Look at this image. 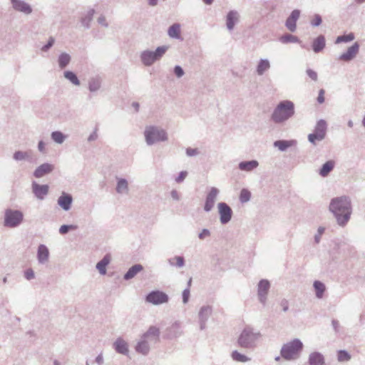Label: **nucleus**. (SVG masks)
<instances>
[{"instance_id":"c85d7f7f","label":"nucleus","mask_w":365,"mask_h":365,"mask_svg":"<svg viewBox=\"0 0 365 365\" xmlns=\"http://www.w3.org/2000/svg\"><path fill=\"white\" fill-rule=\"evenodd\" d=\"M296 144L297 141L295 140H279L274 142V146L282 152L285 151L288 148L295 145Z\"/></svg>"},{"instance_id":"f257e3e1","label":"nucleus","mask_w":365,"mask_h":365,"mask_svg":"<svg viewBox=\"0 0 365 365\" xmlns=\"http://www.w3.org/2000/svg\"><path fill=\"white\" fill-rule=\"evenodd\" d=\"M329 211L333 213L337 224L344 227L349 221L352 213L351 198L347 195H342L331 199Z\"/></svg>"},{"instance_id":"c9c22d12","label":"nucleus","mask_w":365,"mask_h":365,"mask_svg":"<svg viewBox=\"0 0 365 365\" xmlns=\"http://www.w3.org/2000/svg\"><path fill=\"white\" fill-rule=\"evenodd\" d=\"M71 56L66 53H61L58 57V64L61 69L65 68L71 62Z\"/></svg>"},{"instance_id":"052dcab7","label":"nucleus","mask_w":365,"mask_h":365,"mask_svg":"<svg viewBox=\"0 0 365 365\" xmlns=\"http://www.w3.org/2000/svg\"><path fill=\"white\" fill-rule=\"evenodd\" d=\"M307 76L313 81H317L318 76L316 71H313L312 69L308 68L306 71Z\"/></svg>"},{"instance_id":"a878e982","label":"nucleus","mask_w":365,"mask_h":365,"mask_svg":"<svg viewBox=\"0 0 365 365\" xmlns=\"http://www.w3.org/2000/svg\"><path fill=\"white\" fill-rule=\"evenodd\" d=\"M238 13L236 11H230L227 14L226 26L229 31L233 30L235 23L238 20Z\"/></svg>"},{"instance_id":"cd10ccee","label":"nucleus","mask_w":365,"mask_h":365,"mask_svg":"<svg viewBox=\"0 0 365 365\" xmlns=\"http://www.w3.org/2000/svg\"><path fill=\"white\" fill-rule=\"evenodd\" d=\"M143 269V267L140 264H135L128 269L127 272L124 274L123 279L129 280L135 277L138 273Z\"/></svg>"},{"instance_id":"393cba45","label":"nucleus","mask_w":365,"mask_h":365,"mask_svg":"<svg viewBox=\"0 0 365 365\" xmlns=\"http://www.w3.org/2000/svg\"><path fill=\"white\" fill-rule=\"evenodd\" d=\"M309 365H323L325 363V359L322 354L318 351H314L309 356Z\"/></svg>"},{"instance_id":"4468645a","label":"nucleus","mask_w":365,"mask_h":365,"mask_svg":"<svg viewBox=\"0 0 365 365\" xmlns=\"http://www.w3.org/2000/svg\"><path fill=\"white\" fill-rule=\"evenodd\" d=\"M359 51V44L355 42L351 46L349 47L347 51L340 55L339 59L344 61H350L354 59Z\"/></svg>"},{"instance_id":"412c9836","label":"nucleus","mask_w":365,"mask_h":365,"mask_svg":"<svg viewBox=\"0 0 365 365\" xmlns=\"http://www.w3.org/2000/svg\"><path fill=\"white\" fill-rule=\"evenodd\" d=\"M49 250L45 245H40L37 250V259L39 264H44L48 261Z\"/></svg>"},{"instance_id":"f03ea898","label":"nucleus","mask_w":365,"mask_h":365,"mask_svg":"<svg viewBox=\"0 0 365 365\" xmlns=\"http://www.w3.org/2000/svg\"><path fill=\"white\" fill-rule=\"evenodd\" d=\"M295 113L294 103L289 100L280 101L274 108L271 120L277 124H282L292 118Z\"/></svg>"},{"instance_id":"58836bf2","label":"nucleus","mask_w":365,"mask_h":365,"mask_svg":"<svg viewBox=\"0 0 365 365\" xmlns=\"http://www.w3.org/2000/svg\"><path fill=\"white\" fill-rule=\"evenodd\" d=\"M279 41L286 44L289 43H299L300 42V40L296 36L292 35L290 34H286L279 38Z\"/></svg>"},{"instance_id":"e2e57ef3","label":"nucleus","mask_w":365,"mask_h":365,"mask_svg":"<svg viewBox=\"0 0 365 365\" xmlns=\"http://www.w3.org/2000/svg\"><path fill=\"white\" fill-rule=\"evenodd\" d=\"M187 171H181L178 176L175 178V182L177 183H180L182 182L185 178L187 177Z\"/></svg>"},{"instance_id":"13d9d810","label":"nucleus","mask_w":365,"mask_h":365,"mask_svg":"<svg viewBox=\"0 0 365 365\" xmlns=\"http://www.w3.org/2000/svg\"><path fill=\"white\" fill-rule=\"evenodd\" d=\"M211 235L210 231L208 229H202V230L199 233L198 237L200 240H203L207 237H210Z\"/></svg>"},{"instance_id":"680f3d73","label":"nucleus","mask_w":365,"mask_h":365,"mask_svg":"<svg viewBox=\"0 0 365 365\" xmlns=\"http://www.w3.org/2000/svg\"><path fill=\"white\" fill-rule=\"evenodd\" d=\"M24 277L27 280H31L34 278L35 274L32 269H27L24 272Z\"/></svg>"},{"instance_id":"c03bdc74","label":"nucleus","mask_w":365,"mask_h":365,"mask_svg":"<svg viewBox=\"0 0 365 365\" xmlns=\"http://www.w3.org/2000/svg\"><path fill=\"white\" fill-rule=\"evenodd\" d=\"M231 356L234 361L239 362H247L250 360L249 357L238 352L237 350H235L232 352Z\"/></svg>"},{"instance_id":"79ce46f5","label":"nucleus","mask_w":365,"mask_h":365,"mask_svg":"<svg viewBox=\"0 0 365 365\" xmlns=\"http://www.w3.org/2000/svg\"><path fill=\"white\" fill-rule=\"evenodd\" d=\"M51 138L55 143L62 144L66 139V135L62 132L56 130L51 133Z\"/></svg>"},{"instance_id":"2eb2a0df","label":"nucleus","mask_w":365,"mask_h":365,"mask_svg":"<svg viewBox=\"0 0 365 365\" xmlns=\"http://www.w3.org/2000/svg\"><path fill=\"white\" fill-rule=\"evenodd\" d=\"M13 9L19 12L25 14H30L32 12L31 6L23 0H10Z\"/></svg>"},{"instance_id":"f3484780","label":"nucleus","mask_w":365,"mask_h":365,"mask_svg":"<svg viewBox=\"0 0 365 365\" xmlns=\"http://www.w3.org/2000/svg\"><path fill=\"white\" fill-rule=\"evenodd\" d=\"M212 314V308L210 306H203L201 307L198 317L200 322V328L201 330L205 329L206 322Z\"/></svg>"},{"instance_id":"e433bc0d","label":"nucleus","mask_w":365,"mask_h":365,"mask_svg":"<svg viewBox=\"0 0 365 365\" xmlns=\"http://www.w3.org/2000/svg\"><path fill=\"white\" fill-rule=\"evenodd\" d=\"M269 68L270 63L267 59H260L256 68L257 73L259 76H262Z\"/></svg>"},{"instance_id":"774afa93","label":"nucleus","mask_w":365,"mask_h":365,"mask_svg":"<svg viewBox=\"0 0 365 365\" xmlns=\"http://www.w3.org/2000/svg\"><path fill=\"white\" fill-rule=\"evenodd\" d=\"M170 195L174 200L178 201L180 199V194L176 190H173L170 192Z\"/></svg>"},{"instance_id":"864d4df0","label":"nucleus","mask_w":365,"mask_h":365,"mask_svg":"<svg viewBox=\"0 0 365 365\" xmlns=\"http://www.w3.org/2000/svg\"><path fill=\"white\" fill-rule=\"evenodd\" d=\"M54 43L55 38L52 36H50L47 43L42 46L41 51L43 52L48 51L53 46Z\"/></svg>"},{"instance_id":"6e6552de","label":"nucleus","mask_w":365,"mask_h":365,"mask_svg":"<svg viewBox=\"0 0 365 365\" xmlns=\"http://www.w3.org/2000/svg\"><path fill=\"white\" fill-rule=\"evenodd\" d=\"M169 301L168 295L160 290H153L145 296V302L153 305H160L168 303Z\"/></svg>"},{"instance_id":"49530a36","label":"nucleus","mask_w":365,"mask_h":365,"mask_svg":"<svg viewBox=\"0 0 365 365\" xmlns=\"http://www.w3.org/2000/svg\"><path fill=\"white\" fill-rule=\"evenodd\" d=\"M354 38H355L354 34L353 33H349V34L339 36L336 38L335 43H340L342 42H349V41H353L354 39Z\"/></svg>"},{"instance_id":"0eeeda50","label":"nucleus","mask_w":365,"mask_h":365,"mask_svg":"<svg viewBox=\"0 0 365 365\" xmlns=\"http://www.w3.org/2000/svg\"><path fill=\"white\" fill-rule=\"evenodd\" d=\"M24 220V214L21 210L6 209L4 217V226L9 228L19 227Z\"/></svg>"},{"instance_id":"b1692460","label":"nucleus","mask_w":365,"mask_h":365,"mask_svg":"<svg viewBox=\"0 0 365 365\" xmlns=\"http://www.w3.org/2000/svg\"><path fill=\"white\" fill-rule=\"evenodd\" d=\"M151 345H152V344H150L148 341H146L144 339H143L142 337H140V339L137 343L135 349L138 353L141 354L144 356H146L148 354V353L150 351Z\"/></svg>"},{"instance_id":"423d86ee","label":"nucleus","mask_w":365,"mask_h":365,"mask_svg":"<svg viewBox=\"0 0 365 365\" xmlns=\"http://www.w3.org/2000/svg\"><path fill=\"white\" fill-rule=\"evenodd\" d=\"M168 48L167 46L158 47L155 51L145 50L140 54V60L145 66H150L155 61L160 60Z\"/></svg>"},{"instance_id":"4be33fe9","label":"nucleus","mask_w":365,"mask_h":365,"mask_svg":"<svg viewBox=\"0 0 365 365\" xmlns=\"http://www.w3.org/2000/svg\"><path fill=\"white\" fill-rule=\"evenodd\" d=\"M259 166V162L257 160L241 161L238 164V168L242 171L252 172Z\"/></svg>"},{"instance_id":"4d7b16f0","label":"nucleus","mask_w":365,"mask_h":365,"mask_svg":"<svg viewBox=\"0 0 365 365\" xmlns=\"http://www.w3.org/2000/svg\"><path fill=\"white\" fill-rule=\"evenodd\" d=\"M190 295V291L189 289V287H187L182 292V302L183 304H187L189 301Z\"/></svg>"},{"instance_id":"473e14b6","label":"nucleus","mask_w":365,"mask_h":365,"mask_svg":"<svg viewBox=\"0 0 365 365\" xmlns=\"http://www.w3.org/2000/svg\"><path fill=\"white\" fill-rule=\"evenodd\" d=\"M110 257L109 255H106L101 260H100L96 264V269L98 270L101 274H106V267L110 263Z\"/></svg>"},{"instance_id":"20e7f679","label":"nucleus","mask_w":365,"mask_h":365,"mask_svg":"<svg viewBox=\"0 0 365 365\" xmlns=\"http://www.w3.org/2000/svg\"><path fill=\"white\" fill-rule=\"evenodd\" d=\"M303 343L299 339L283 344L280 350L281 357L287 361H292L298 359L303 349Z\"/></svg>"},{"instance_id":"aec40b11","label":"nucleus","mask_w":365,"mask_h":365,"mask_svg":"<svg viewBox=\"0 0 365 365\" xmlns=\"http://www.w3.org/2000/svg\"><path fill=\"white\" fill-rule=\"evenodd\" d=\"M53 169L54 166L53 165L47 163H43L37 167L34 170V176L37 178H42L43 176L51 173Z\"/></svg>"},{"instance_id":"09e8293b","label":"nucleus","mask_w":365,"mask_h":365,"mask_svg":"<svg viewBox=\"0 0 365 365\" xmlns=\"http://www.w3.org/2000/svg\"><path fill=\"white\" fill-rule=\"evenodd\" d=\"M339 361H348L351 359V355L346 350H339L337 354Z\"/></svg>"},{"instance_id":"a18cd8bd","label":"nucleus","mask_w":365,"mask_h":365,"mask_svg":"<svg viewBox=\"0 0 365 365\" xmlns=\"http://www.w3.org/2000/svg\"><path fill=\"white\" fill-rule=\"evenodd\" d=\"M240 201L241 203H245L250 201L251 198V192L246 188H243L240 191Z\"/></svg>"},{"instance_id":"c756f323","label":"nucleus","mask_w":365,"mask_h":365,"mask_svg":"<svg viewBox=\"0 0 365 365\" xmlns=\"http://www.w3.org/2000/svg\"><path fill=\"white\" fill-rule=\"evenodd\" d=\"M115 190L118 194H128L129 191L128 182L125 178H117Z\"/></svg>"},{"instance_id":"9b49d317","label":"nucleus","mask_w":365,"mask_h":365,"mask_svg":"<svg viewBox=\"0 0 365 365\" xmlns=\"http://www.w3.org/2000/svg\"><path fill=\"white\" fill-rule=\"evenodd\" d=\"M160 329L155 326H150L141 337L152 344L160 341Z\"/></svg>"},{"instance_id":"ddd939ff","label":"nucleus","mask_w":365,"mask_h":365,"mask_svg":"<svg viewBox=\"0 0 365 365\" xmlns=\"http://www.w3.org/2000/svg\"><path fill=\"white\" fill-rule=\"evenodd\" d=\"M300 16L299 9L293 10L285 21V26L291 31L294 32L297 30V21Z\"/></svg>"},{"instance_id":"7c9ffc66","label":"nucleus","mask_w":365,"mask_h":365,"mask_svg":"<svg viewBox=\"0 0 365 365\" xmlns=\"http://www.w3.org/2000/svg\"><path fill=\"white\" fill-rule=\"evenodd\" d=\"M335 162L334 160H328L322 165L319 171V174L323 178L327 177L333 170Z\"/></svg>"},{"instance_id":"39448f33","label":"nucleus","mask_w":365,"mask_h":365,"mask_svg":"<svg viewBox=\"0 0 365 365\" xmlns=\"http://www.w3.org/2000/svg\"><path fill=\"white\" fill-rule=\"evenodd\" d=\"M145 142L148 145H152L159 142H163L168 140L166 131L157 126H147L144 131Z\"/></svg>"},{"instance_id":"a19ab883","label":"nucleus","mask_w":365,"mask_h":365,"mask_svg":"<svg viewBox=\"0 0 365 365\" xmlns=\"http://www.w3.org/2000/svg\"><path fill=\"white\" fill-rule=\"evenodd\" d=\"M95 13L94 9H90L86 15L84 17L81 18V24L82 26L88 29L90 27V23L91 22L93 19V14Z\"/></svg>"},{"instance_id":"f704fd0d","label":"nucleus","mask_w":365,"mask_h":365,"mask_svg":"<svg viewBox=\"0 0 365 365\" xmlns=\"http://www.w3.org/2000/svg\"><path fill=\"white\" fill-rule=\"evenodd\" d=\"M180 31V24L175 23L169 27L168 34L170 38L180 39L181 38Z\"/></svg>"},{"instance_id":"3c124183","label":"nucleus","mask_w":365,"mask_h":365,"mask_svg":"<svg viewBox=\"0 0 365 365\" xmlns=\"http://www.w3.org/2000/svg\"><path fill=\"white\" fill-rule=\"evenodd\" d=\"M324 139V138L319 137V134H317L314 132L313 133L309 134L308 135L309 141L313 145H316L317 141H322Z\"/></svg>"},{"instance_id":"5fc2aeb1","label":"nucleus","mask_w":365,"mask_h":365,"mask_svg":"<svg viewBox=\"0 0 365 365\" xmlns=\"http://www.w3.org/2000/svg\"><path fill=\"white\" fill-rule=\"evenodd\" d=\"M325 231V228L324 227H319L317 229V232L314 235V242L316 244H319L321 240V236L324 234Z\"/></svg>"},{"instance_id":"bf43d9fd","label":"nucleus","mask_w":365,"mask_h":365,"mask_svg":"<svg viewBox=\"0 0 365 365\" xmlns=\"http://www.w3.org/2000/svg\"><path fill=\"white\" fill-rule=\"evenodd\" d=\"M200 153L197 148H187L186 149V155L189 157L197 155Z\"/></svg>"},{"instance_id":"bb28decb","label":"nucleus","mask_w":365,"mask_h":365,"mask_svg":"<svg viewBox=\"0 0 365 365\" xmlns=\"http://www.w3.org/2000/svg\"><path fill=\"white\" fill-rule=\"evenodd\" d=\"M326 46L325 38L323 35H319L312 42V49L315 53L321 52Z\"/></svg>"},{"instance_id":"6ab92c4d","label":"nucleus","mask_w":365,"mask_h":365,"mask_svg":"<svg viewBox=\"0 0 365 365\" xmlns=\"http://www.w3.org/2000/svg\"><path fill=\"white\" fill-rule=\"evenodd\" d=\"M182 334L181 324L179 322H175L171 326L167 328L165 336L168 339H174Z\"/></svg>"},{"instance_id":"4c0bfd02","label":"nucleus","mask_w":365,"mask_h":365,"mask_svg":"<svg viewBox=\"0 0 365 365\" xmlns=\"http://www.w3.org/2000/svg\"><path fill=\"white\" fill-rule=\"evenodd\" d=\"M313 287L315 290V294L317 298L322 299L326 290L324 284L320 281L317 280L314 282Z\"/></svg>"},{"instance_id":"72a5a7b5","label":"nucleus","mask_w":365,"mask_h":365,"mask_svg":"<svg viewBox=\"0 0 365 365\" xmlns=\"http://www.w3.org/2000/svg\"><path fill=\"white\" fill-rule=\"evenodd\" d=\"M327 125L324 120H319L317 121V125L314 128V132L319 134V137L325 138L327 132Z\"/></svg>"},{"instance_id":"338daca9","label":"nucleus","mask_w":365,"mask_h":365,"mask_svg":"<svg viewBox=\"0 0 365 365\" xmlns=\"http://www.w3.org/2000/svg\"><path fill=\"white\" fill-rule=\"evenodd\" d=\"M98 23L102 26H103L104 27H108V23L106 22V18L104 16L101 15V16H99L98 18Z\"/></svg>"},{"instance_id":"6e6d98bb","label":"nucleus","mask_w":365,"mask_h":365,"mask_svg":"<svg viewBox=\"0 0 365 365\" xmlns=\"http://www.w3.org/2000/svg\"><path fill=\"white\" fill-rule=\"evenodd\" d=\"M173 72L178 78L182 77L185 74L184 70L180 66H175L173 68Z\"/></svg>"},{"instance_id":"f8f14e48","label":"nucleus","mask_w":365,"mask_h":365,"mask_svg":"<svg viewBox=\"0 0 365 365\" xmlns=\"http://www.w3.org/2000/svg\"><path fill=\"white\" fill-rule=\"evenodd\" d=\"M270 288V283L267 279H261L258 283L257 295L259 301L264 305L267 301V295Z\"/></svg>"},{"instance_id":"2f4dec72","label":"nucleus","mask_w":365,"mask_h":365,"mask_svg":"<svg viewBox=\"0 0 365 365\" xmlns=\"http://www.w3.org/2000/svg\"><path fill=\"white\" fill-rule=\"evenodd\" d=\"M102 84V80L100 77H93L88 81V90L91 93H94L100 90Z\"/></svg>"},{"instance_id":"dca6fc26","label":"nucleus","mask_w":365,"mask_h":365,"mask_svg":"<svg viewBox=\"0 0 365 365\" xmlns=\"http://www.w3.org/2000/svg\"><path fill=\"white\" fill-rule=\"evenodd\" d=\"M48 189L49 187L47 185H39L36 182L32 183V192L38 200L44 199L48 195Z\"/></svg>"},{"instance_id":"0e129e2a","label":"nucleus","mask_w":365,"mask_h":365,"mask_svg":"<svg viewBox=\"0 0 365 365\" xmlns=\"http://www.w3.org/2000/svg\"><path fill=\"white\" fill-rule=\"evenodd\" d=\"M279 305L282 309V311L286 312L289 310V302L286 299H282L279 302Z\"/></svg>"},{"instance_id":"7ed1b4c3","label":"nucleus","mask_w":365,"mask_h":365,"mask_svg":"<svg viewBox=\"0 0 365 365\" xmlns=\"http://www.w3.org/2000/svg\"><path fill=\"white\" fill-rule=\"evenodd\" d=\"M261 334L255 331L252 327L247 326L240 333L238 339V345L243 349H253L257 345V340L260 338Z\"/></svg>"},{"instance_id":"de8ad7c7","label":"nucleus","mask_w":365,"mask_h":365,"mask_svg":"<svg viewBox=\"0 0 365 365\" xmlns=\"http://www.w3.org/2000/svg\"><path fill=\"white\" fill-rule=\"evenodd\" d=\"M13 158L16 161H21L24 160H29L30 158V155L27 152L18 150L14 153Z\"/></svg>"},{"instance_id":"603ef678","label":"nucleus","mask_w":365,"mask_h":365,"mask_svg":"<svg viewBox=\"0 0 365 365\" xmlns=\"http://www.w3.org/2000/svg\"><path fill=\"white\" fill-rule=\"evenodd\" d=\"M322 16L318 14H315L313 16V19L310 21V24L314 27H317L319 26L322 24Z\"/></svg>"},{"instance_id":"a211bd4d","label":"nucleus","mask_w":365,"mask_h":365,"mask_svg":"<svg viewBox=\"0 0 365 365\" xmlns=\"http://www.w3.org/2000/svg\"><path fill=\"white\" fill-rule=\"evenodd\" d=\"M58 205L65 211L71 209L73 202V197L71 194L63 192L58 197Z\"/></svg>"},{"instance_id":"37998d69","label":"nucleus","mask_w":365,"mask_h":365,"mask_svg":"<svg viewBox=\"0 0 365 365\" xmlns=\"http://www.w3.org/2000/svg\"><path fill=\"white\" fill-rule=\"evenodd\" d=\"M168 263L171 266L182 267L185 265V259L182 256H175L168 259Z\"/></svg>"},{"instance_id":"9d476101","label":"nucleus","mask_w":365,"mask_h":365,"mask_svg":"<svg viewBox=\"0 0 365 365\" xmlns=\"http://www.w3.org/2000/svg\"><path fill=\"white\" fill-rule=\"evenodd\" d=\"M220 193V190L215 187H212L206 195L204 210L205 212H210L214 207L215 201L217 200V196Z\"/></svg>"},{"instance_id":"69168bd1","label":"nucleus","mask_w":365,"mask_h":365,"mask_svg":"<svg viewBox=\"0 0 365 365\" xmlns=\"http://www.w3.org/2000/svg\"><path fill=\"white\" fill-rule=\"evenodd\" d=\"M324 90L320 89L317 97V101L319 103H323L324 102Z\"/></svg>"},{"instance_id":"8fccbe9b","label":"nucleus","mask_w":365,"mask_h":365,"mask_svg":"<svg viewBox=\"0 0 365 365\" xmlns=\"http://www.w3.org/2000/svg\"><path fill=\"white\" fill-rule=\"evenodd\" d=\"M77 225H63L59 228V233L61 235H66L70 230H75L77 229Z\"/></svg>"},{"instance_id":"ea45409f","label":"nucleus","mask_w":365,"mask_h":365,"mask_svg":"<svg viewBox=\"0 0 365 365\" xmlns=\"http://www.w3.org/2000/svg\"><path fill=\"white\" fill-rule=\"evenodd\" d=\"M63 76L75 86H79L81 84L80 81L78 78L76 74L73 71H64Z\"/></svg>"},{"instance_id":"1a4fd4ad","label":"nucleus","mask_w":365,"mask_h":365,"mask_svg":"<svg viewBox=\"0 0 365 365\" xmlns=\"http://www.w3.org/2000/svg\"><path fill=\"white\" fill-rule=\"evenodd\" d=\"M220 221L221 224L226 225L232 219L233 212L226 202H219L217 205Z\"/></svg>"},{"instance_id":"5701e85b","label":"nucleus","mask_w":365,"mask_h":365,"mask_svg":"<svg viewBox=\"0 0 365 365\" xmlns=\"http://www.w3.org/2000/svg\"><path fill=\"white\" fill-rule=\"evenodd\" d=\"M113 348L117 353L127 355L128 354V343L122 338H118L113 343Z\"/></svg>"}]
</instances>
